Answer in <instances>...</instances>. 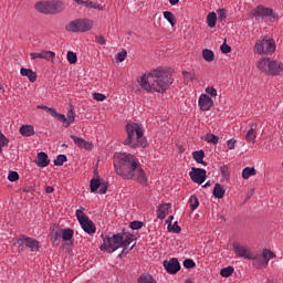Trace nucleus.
<instances>
[{
	"mask_svg": "<svg viewBox=\"0 0 283 283\" xmlns=\"http://www.w3.org/2000/svg\"><path fill=\"white\" fill-rule=\"evenodd\" d=\"M114 167L117 176L124 180H135L138 185L147 187V174L140 166V161L132 154H115Z\"/></svg>",
	"mask_w": 283,
	"mask_h": 283,
	"instance_id": "nucleus-1",
	"label": "nucleus"
},
{
	"mask_svg": "<svg viewBox=\"0 0 283 283\" xmlns=\"http://www.w3.org/2000/svg\"><path fill=\"white\" fill-rule=\"evenodd\" d=\"M137 82L145 92L163 94L174 84V78H171L169 71L158 67L143 74Z\"/></svg>",
	"mask_w": 283,
	"mask_h": 283,
	"instance_id": "nucleus-2",
	"label": "nucleus"
},
{
	"mask_svg": "<svg viewBox=\"0 0 283 283\" xmlns=\"http://www.w3.org/2000/svg\"><path fill=\"white\" fill-rule=\"evenodd\" d=\"M126 134L127 137L124 140V145L130 147L132 149H136L138 147H147V139L143 133V127L140 125L133 123L126 125Z\"/></svg>",
	"mask_w": 283,
	"mask_h": 283,
	"instance_id": "nucleus-3",
	"label": "nucleus"
},
{
	"mask_svg": "<svg viewBox=\"0 0 283 283\" xmlns=\"http://www.w3.org/2000/svg\"><path fill=\"white\" fill-rule=\"evenodd\" d=\"M134 242V237L132 234H114L112 238L104 239V243L101 245V251H107V253H114L118 251L120 247L127 248Z\"/></svg>",
	"mask_w": 283,
	"mask_h": 283,
	"instance_id": "nucleus-4",
	"label": "nucleus"
},
{
	"mask_svg": "<svg viewBox=\"0 0 283 283\" xmlns=\"http://www.w3.org/2000/svg\"><path fill=\"white\" fill-rule=\"evenodd\" d=\"M256 67L268 76H280V73L283 72V63L271 57L259 59L256 61Z\"/></svg>",
	"mask_w": 283,
	"mask_h": 283,
	"instance_id": "nucleus-5",
	"label": "nucleus"
},
{
	"mask_svg": "<svg viewBox=\"0 0 283 283\" xmlns=\"http://www.w3.org/2000/svg\"><path fill=\"white\" fill-rule=\"evenodd\" d=\"M276 48L275 40L271 38H262L255 42L253 52L261 56H271V54L275 52Z\"/></svg>",
	"mask_w": 283,
	"mask_h": 283,
	"instance_id": "nucleus-6",
	"label": "nucleus"
},
{
	"mask_svg": "<svg viewBox=\"0 0 283 283\" xmlns=\"http://www.w3.org/2000/svg\"><path fill=\"white\" fill-rule=\"evenodd\" d=\"M75 216L85 233H88V235L96 233V226L94 224V221H92L90 217L85 214V208L81 207L77 209L75 211Z\"/></svg>",
	"mask_w": 283,
	"mask_h": 283,
	"instance_id": "nucleus-7",
	"label": "nucleus"
},
{
	"mask_svg": "<svg viewBox=\"0 0 283 283\" xmlns=\"http://www.w3.org/2000/svg\"><path fill=\"white\" fill-rule=\"evenodd\" d=\"M275 258V253L269 249H264L261 253L252 254L253 266L255 269H264L269 266V262Z\"/></svg>",
	"mask_w": 283,
	"mask_h": 283,
	"instance_id": "nucleus-8",
	"label": "nucleus"
},
{
	"mask_svg": "<svg viewBox=\"0 0 283 283\" xmlns=\"http://www.w3.org/2000/svg\"><path fill=\"white\" fill-rule=\"evenodd\" d=\"M93 25L92 20H75L69 23L65 29L67 32H90Z\"/></svg>",
	"mask_w": 283,
	"mask_h": 283,
	"instance_id": "nucleus-9",
	"label": "nucleus"
},
{
	"mask_svg": "<svg viewBox=\"0 0 283 283\" xmlns=\"http://www.w3.org/2000/svg\"><path fill=\"white\" fill-rule=\"evenodd\" d=\"M251 14L256 19H262V17H270V23H275V21H277V13H274L273 9L266 8L262 4L252 10Z\"/></svg>",
	"mask_w": 283,
	"mask_h": 283,
	"instance_id": "nucleus-10",
	"label": "nucleus"
},
{
	"mask_svg": "<svg viewBox=\"0 0 283 283\" xmlns=\"http://www.w3.org/2000/svg\"><path fill=\"white\" fill-rule=\"evenodd\" d=\"M17 244H19V247H25V249H30L32 252H36L39 249H41V243H39L36 239H32L27 235H22L20 239H18Z\"/></svg>",
	"mask_w": 283,
	"mask_h": 283,
	"instance_id": "nucleus-11",
	"label": "nucleus"
},
{
	"mask_svg": "<svg viewBox=\"0 0 283 283\" xmlns=\"http://www.w3.org/2000/svg\"><path fill=\"white\" fill-rule=\"evenodd\" d=\"M233 251L239 258H244V260L253 259V252L247 245L240 243H233Z\"/></svg>",
	"mask_w": 283,
	"mask_h": 283,
	"instance_id": "nucleus-12",
	"label": "nucleus"
},
{
	"mask_svg": "<svg viewBox=\"0 0 283 283\" xmlns=\"http://www.w3.org/2000/svg\"><path fill=\"white\" fill-rule=\"evenodd\" d=\"M189 176L193 182H197V185H202V182L207 180V170L202 168H192Z\"/></svg>",
	"mask_w": 283,
	"mask_h": 283,
	"instance_id": "nucleus-13",
	"label": "nucleus"
},
{
	"mask_svg": "<svg viewBox=\"0 0 283 283\" xmlns=\"http://www.w3.org/2000/svg\"><path fill=\"white\" fill-rule=\"evenodd\" d=\"M164 268L170 275H176L180 271V262L178 259L172 258L169 261H164Z\"/></svg>",
	"mask_w": 283,
	"mask_h": 283,
	"instance_id": "nucleus-14",
	"label": "nucleus"
},
{
	"mask_svg": "<svg viewBox=\"0 0 283 283\" xmlns=\"http://www.w3.org/2000/svg\"><path fill=\"white\" fill-rule=\"evenodd\" d=\"M90 187L93 193H101V195L107 193V184L101 182V179H96V178L92 179Z\"/></svg>",
	"mask_w": 283,
	"mask_h": 283,
	"instance_id": "nucleus-15",
	"label": "nucleus"
},
{
	"mask_svg": "<svg viewBox=\"0 0 283 283\" xmlns=\"http://www.w3.org/2000/svg\"><path fill=\"white\" fill-rule=\"evenodd\" d=\"M199 107L202 112H209L213 107V99L209 95L202 94L199 97Z\"/></svg>",
	"mask_w": 283,
	"mask_h": 283,
	"instance_id": "nucleus-16",
	"label": "nucleus"
},
{
	"mask_svg": "<svg viewBox=\"0 0 283 283\" xmlns=\"http://www.w3.org/2000/svg\"><path fill=\"white\" fill-rule=\"evenodd\" d=\"M31 61H34L35 59H44L45 61H53V59H56V53L52 51H42L40 53H31Z\"/></svg>",
	"mask_w": 283,
	"mask_h": 283,
	"instance_id": "nucleus-17",
	"label": "nucleus"
},
{
	"mask_svg": "<svg viewBox=\"0 0 283 283\" xmlns=\"http://www.w3.org/2000/svg\"><path fill=\"white\" fill-rule=\"evenodd\" d=\"M51 14H61L65 10V3L61 0H50Z\"/></svg>",
	"mask_w": 283,
	"mask_h": 283,
	"instance_id": "nucleus-18",
	"label": "nucleus"
},
{
	"mask_svg": "<svg viewBox=\"0 0 283 283\" xmlns=\"http://www.w3.org/2000/svg\"><path fill=\"white\" fill-rule=\"evenodd\" d=\"M46 114H50V116H53V118H57V120H60V123H63L64 127H66V128L70 127V122H67V117H65V115L56 112L55 108L49 107V111L46 112Z\"/></svg>",
	"mask_w": 283,
	"mask_h": 283,
	"instance_id": "nucleus-19",
	"label": "nucleus"
},
{
	"mask_svg": "<svg viewBox=\"0 0 283 283\" xmlns=\"http://www.w3.org/2000/svg\"><path fill=\"white\" fill-rule=\"evenodd\" d=\"M72 140L74 142L75 145H77L81 149H86L87 151H90V149H92V143L81 138V137H76L74 135H71Z\"/></svg>",
	"mask_w": 283,
	"mask_h": 283,
	"instance_id": "nucleus-20",
	"label": "nucleus"
},
{
	"mask_svg": "<svg viewBox=\"0 0 283 283\" xmlns=\"http://www.w3.org/2000/svg\"><path fill=\"white\" fill-rule=\"evenodd\" d=\"M169 209H171V203L159 205L157 209L158 220H165V218H167V213H169Z\"/></svg>",
	"mask_w": 283,
	"mask_h": 283,
	"instance_id": "nucleus-21",
	"label": "nucleus"
},
{
	"mask_svg": "<svg viewBox=\"0 0 283 283\" xmlns=\"http://www.w3.org/2000/svg\"><path fill=\"white\" fill-rule=\"evenodd\" d=\"M258 124H252L250 129L248 130L247 135H245V140L248 143H252L253 145H255V138H258Z\"/></svg>",
	"mask_w": 283,
	"mask_h": 283,
	"instance_id": "nucleus-22",
	"label": "nucleus"
},
{
	"mask_svg": "<svg viewBox=\"0 0 283 283\" xmlns=\"http://www.w3.org/2000/svg\"><path fill=\"white\" fill-rule=\"evenodd\" d=\"M35 10L42 14H51L50 1H40L35 3Z\"/></svg>",
	"mask_w": 283,
	"mask_h": 283,
	"instance_id": "nucleus-23",
	"label": "nucleus"
},
{
	"mask_svg": "<svg viewBox=\"0 0 283 283\" xmlns=\"http://www.w3.org/2000/svg\"><path fill=\"white\" fill-rule=\"evenodd\" d=\"M21 136H24L25 138H30V136H34V126L32 125H22L19 129Z\"/></svg>",
	"mask_w": 283,
	"mask_h": 283,
	"instance_id": "nucleus-24",
	"label": "nucleus"
},
{
	"mask_svg": "<svg viewBox=\"0 0 283 283\" xmlns=\"http://www.w3.org/2000/svg\"><path fill=\"white\" fill-rule=\"evenodd\" d=\"M35 164L38 165V167H48V165H50V159L48 158V154L39 153Z\"/></svg>",
	"mask_w": 283,
	"mask_h": 283,
	"instance_id": "nucleus-25",
	"label": "nucleus"
},
{
	"mask_svg": "<svg viewBox=\"0 0 283 283\" xmlns=\"http://www.w3.org/2000/svg\"><path fill=\"white\" fill-rule=\"evenodd\" d=\"M202 59L207 61V63H213V61H216V53H213L212 50L203 49Z\"/></svg>",
	"mask_w": 283,
	"mask_h": 283,
	"instance_id": "nucleus-26",
	"label": "nucleus"
},
{
	"mask_svg": "<svg viewBox=\"0 0 283 283\" xmlns=\"http://www.w3.org/2000/svg\"><path fill=\"white\" fill-rule=\"evenodd\" d=\"M20 74L22 76H28V78L31 83H34L36 81V72H34L30 69H21Z\"/></svg>",
	"mask_w": 283,
	"mask_h": 283,
	"instance_id": "nucleus-27",
	"label": "nucleus"
},
{
	"mask_svg": "<svg viewBox=\"0 0 283 283\" xmlns=\"http://www.w3.org/2000/svg\"><path fill=\"white\" fill-rule=\"evenodd\" d=\"M62 233V240L63 242H70L72 238H74V230L66 228V229H61Z\"/></svg>",
	"mask_w": 283,
	"mask_h": 283,
	"instance_id": "nucleus-28",
	"label": "nucleus"
},
{
	"mask_svg": "<svg viewBox=\"0 0 283 283\" xmlns=\"http://www.w3.org/2000/svg\"><path fill=\"white\" fill-rule=\"evenodd\" d=\"M217 22H218V14H216V12L208 13L207 15L208 28H216Z\"/></svg>",
	"mask_w": 283,
	"mask_h": 283,
	"instance_id": "nucleus-29",
	"label": "nucleus"
},
{
	"mask_svg": "<svg viewBox=\"0 0 283 283\" xmlns=\"http://www.w3.org/2000/svg\"><path fill=\"white\" fill-rule=\"evenodd\" d=\"M256 174H258V171L255 170V168L245 167L242 170V178H243V180H249L251 178V176H255Z\"/></svg>",
	"mask_w": 283,
	"mask_h": 283,
	"instance_id": "nucleus-30",
	"label": "nucleus"
},
{
	"mask_svg": "<svg viewBox=\"0 0 283 283\" xmlns=\"http://www.w3.org/2000/svg\"><path fill=\"white\" fill-rule=\"evenodd\" d=\"M182 76H184L185 83H191V81H198V75H196V73L193 72L191 73V72L184 71Z\"/></svg>",
	"mask_w": 283,
	"mask_h": 283,
	"instance_id": "nucleus-31",
	"label": "nucleus"
},
{
	"mask_svg": "<svg viewBox=\"0 0 283 283\" xmlns=\"http://www.w3.org/2000/svg\"><path fill=\"white\" fill-rule=\"evenodd\" d=\"M213 196L214 198H224V189L220 184H216L213 188Z\"/></svg>",
	"mask_w": 283,
	"mask_h": 283,
	"instance_id": "nucleus-32",
	"label": "nucleus"
},
{
	"mask_svg": "<svg viewBox=\"0 0 283 283\" xmlns=\"http://www.w3.org/2000/svg\"><path fill=\"white\" fill-rule=\"evenodd\" d=\"M192 158L196 163L203 164L205 161V150H196L192 153Z\"/></svg>",
	"mask_w": 283,
	"mask_h": 283,
	"instance_id": "nucleus-33",
	"label": "nucleus"
},
{
	"mask_svg": "<svg viewBox=\"0 0 283 283\" xmlns=\"http://www.w3.org/2000/svg\"><path fill=\"white\" fill-rule=\"evenodd\" d=\"M137 283H156V281L154 280V276H151L150 274H142L138 277Z\"/></svg>",
	"mask_w": 283,
	"mask_h": 283,
	"instance_id": "nucleus-34",
	"label": "nucleus"
},
{
	"mask_svg": "<svg viewBox=\"0 0 283 283\" xmlns=\"http://www.w3.org/2000/svg\"><path fill=\"white\" fill-rule=\"evenodd\" d=\"M164 18L166 19V21H168V23H170L171 28L176 25V15H174L171 11H165Z\"/></svg>",
	"mask_w": 283,
	"mask_h": 283,
	"instance_id": "nucleus-35",
	"label": "nucleus"
},
{
	"mask_svg": "<svg viewBox=\"0 0 283 283\" xmlns=\"http://www.w3.org/2000/svg\"><path fill=\"white\" fill-rule=\"evenodd\" d=\"M189 205H190L191 211H196V209H198V207H200V201L198 200V197H196L193 195L190 196Z\"/></svg>",
	"mask_w": 283,
	"mask_h": 283,
	"instance_id": "nucleus-36",
	"label": "nucleus"
},
{
	"mask_svg": "<svg viewBox=\"0 0 283 283\" xmlns=\"http://www.w3.org/2000/svg\"><path fill=\"white\" fill-rule=\"evenodd\" d=\"M205 140L207 143L212 144V145H218V143L220 140V137L209 133V134L206 135Z\"/></svg>",
	"mask_w": 283,
	"mask_h": 283,
	"instance_id": "nucleus-37",
	"label": "nucleus"
},
{
	"mask_svg": "<svg viewBox=\"0 0 283 283\" xmlns=\"http://www.w3.org/2000/svg\"><path fill=\"white\" fill-rule=\"evenodd\" d=\"M220 275L222 277H231V275H233V266L223 268Z\"/></svg>",
	"mask_w": 283,
	"mask_h": 283,
	"instance_id": "nucleus-38",
	"label": "nucleus"
},
{
	"mask_svg": "<svg viewBox=\"0 0 283 283\" xmlns=\"http://www.w3.org/2000/svg\"><path fill=\"white\" fill-rule=\"evenodd\" d=\"M66 116H67L66 122L69 123V127H70V125H72V123L76 120V113H74V108H71L67 112Z\"/></svg>",
	"mask_w": 283,
	"mask_h": 283,
	"instance_id": "nucleus-39",
	"label": "nucleus"
},
{
	"mask_svg": "<svg viewBox=\"0 0 283 283\" xmlns=\"http://www.w3.org/2000/svg\"><path fill=\"white\" fill-rule=\"evenodd\" d=\"M167 229L171 233H180V231H181L180 226H178V221H176L174 224L169 223Z\"/></svg>",
	"mask_w": 283,
	"mask_h": 283,
	"instance_id": "nucleus-40",
	"label": "nucleus"
},
{
	"mask_svg": "<svg viewBox=\"0 0 283 283\" xmlns=\"http://www.w3.org/2000/svg\"><path fill=\"white\" fill-rule=\"evenodd\" d=\"M66 59L71 65H74L78 61V57L76 56V53L69 51L66 54Z\"/></svg>",
	"mask_w": 283,
	"mask_h": 283,
	"instance_id": "nucleus-41",
	"label": "nucleus"
},
{
	"mask_svg": "<svg viewBox=\"0 0 283 283\" xmlns=\"http://www.w3.org/2000/svg\"><path fill=\"white\" fill-rule=\"evenodd\" d=\"M63 163H67V156H65V155H59L56 157V159L54 160V165L56 167H61L63 165Z\"/></svg>",
	"mask_w": 283,
	"mask_h": 283,
	"instance_id": "nucleus-42",
	"label": "nucleus"
},
{
	"mask_svg": "<svg viewBox=\"0 0 283 283\" xmlns=\"http://www.w3.org/2000/svg\"><path fill=\"white\" fill-rule=\"evenodd\" d=\"M8 143H10V140L6 137V135L0 133V154L3 151V147L8 146Z\"/></svg>",
	"mask_w": 283,
	"mask_h": 283,
	"instance_id": "nucleus-43",
	"label": "nucleus"
},
{
	"mask_svg": "<svg viewBox=\"0 0 283 283\" xmlns=\"http://www.w3.org/2000/svg\"><path fill=\"white\" fill-rule=\"evenodd\" d=\"M115 59H116L117 63H123V61H125V59H127V51L123 50L122 52L117 53L115 55Z\"/></svg>",
	"mask_w": 283,
	"mask_h": 283,
	"instance_id": "nucleus-44",
	"label": "nucleus"
},
{
	"mask_svg": "<svg viewBox=\"0 0 283 283\" xmlns=\"http://www.w3.org/2000/svg\"><path fill=\"white\" fill-rule=\"evenodd\" d=\"M217 14H218L217 19L219 21H224V19H227V9H218Z\"/></svg>",
	"mask_w": 283,
	"mask_h": 283,
	"instance_id": "nucleus-45",
	"label": "nucleus"
},
{
	"mask_svg": "<svg viewBox=\"0 0 283 283\" xmlns=\"http://www.w3.org/2000/svg\"><path fill=\"white\" fill-rule=\"evenodd\" d=\"M60 238H62L61 229H59L55 232L51 233V242H53V244H54V242L60 240Z\"/></svg>",
	"mask_w": 283,
	"mask_h": 283,
	"instance_id": "nucleus-46",
	"label": "nucleus"
},
{
	"mask_svg": "<svg viewBox=\"0 0 283 283\" xmlns=\"http://www.w3.org/2000/svg\"><path fill=\"white\" fill-rule=\"evenodd\" d=\"M185 269H196V262L191 259H186L184 261Z\"/></svg>",
	"mask_w": 283,
	"mask_h": 283,
	"instance_id": "nucleus-47",
	"label": "nucleus"
},
{
	"mask_svg": "<svg viewBox=\"0 0 283 283\" xmlns=\"http://www.w3.org/2000/svg\"><path fill=\"white\" fill-rule=\"evenodd\" d=\"M86 8H93V10H103V7L96 2H92L90 0H86Z\"/></svg>",
	"mask_w": 283,
	"mask_h": 283,
	"instance_id": "nucleus-48",
	"label": "nucleus"
},
{
	"mask_svg": "<svg viewBox=\"0 0 283 283\" xmlns=\"http://www.w3.org/2000/svg\"><path fill=\"white\" fill-rule=\"evenodd\" d=\"M8 180L10 182H17V180H19V172L17 171H10L9 176H8Z\"/></svg>",
	"mask_w": 283,
	"mask_h": 283,
	"instance_id": "nucleus-49",
	"label": "nucleus"
},
{
	"mask_svg": "<svg viewBox=\"0 0 283 283\" xmlns=\"http://www.w3.org/2000/svg\"><path fill=\"white\" fill-rule=\"evenodd\" d=\"M206 94H209V96L216 98V96H218V91L213 86H209L206 88Z\"/></svg>",
	"mask_w": 283,
	"mask_h": 283,
	"instance_id": "nucleus-50",
	"label": "nucleus"
},
{
	"mask_svg": "<svg viewBox=\"0 0 283 283\" xmlns=\"http://www.w3.org/2000/svg\"><path fill=\"white\" fill-rule=\"evenodd\" d=\"M130 229H133V231H138V229H143V222L140 221L130 222Z\"/></svg>",
	"mask_w": 283,
	"mask_h": 283,
	"instance_id": "nucleus-51",
	"label": "nucleus"
},
{
	"mask_svg": "<svg viewBox=\"0 0 283 283\" xmlns=\"http://www.w3.org/2000/svg\"><path fill=\"white\" fill-rule=\"evenodd\" d=\"M222 54H229L231 52V48L227 44V40H224L223 45L220 46Z\"/></svg>",
	"mask_w": 283,
	"mask_h": 283,
	"instance_id": "nucleus-52",
	"label": "nucleus"
},
{
	"mask_svg": "<svg viewBox=\"0 0 283 283\" xmlns=\"http://www.w3.org/2000/svg\"><path fill=\"white\" fill-rule=\"evenodd\" d=\"M93 98L94 101L103 102L107 98V96H105L103 93H94Z\"/></svg>",
	"mask_w": 283,
	"mask_h": 283,
	"instance_id": "nucleus-53",
	"label": "nucleus"
},
{
	"mask_svg": "<svg viewBox=\"0 0 283 283\" xmlns=\"http://www.w3.org/2000/svg\"><path fill=\"white\" fill-rule=\"evenodd\" d=\"M95 43H98V45H105L107 41L105 40V36H95Z\"/></svg>",
	"mask_w": 283,
	"mask_h": 283,
	"instance_id": "nucleus-54",
	"label": "nucleus"
},
{
	"mask_svg": "<svg viewBox=\"0 0 283 283\" xmlns=\"http://www.w3.org/2000/svg\"><path fill=\"white\" fill-rule=\"evenodd\" d=\"M235 143L237 140L235 139H230L227 142V147L228 149L232 150V149H235Z\"/></svg>",
	"mask_w": 283,
	"mask_h": 283,
	"instance_id": "nucleus-55",
	"label": "nucleus"
},
{
	"mask_svg": "<svg viewBox=\"0 0 283 283\" xmlns=\"http://www.w3.org/2000/svg\"><path fill=\"white\" fill-rule=\"evenodd\" d=\"M45 193H54V187H52V186H46V187H45Z\"/></svg>",
	"mask_w": 283,
	"mask_h": 283,
	"instance_id": "nucleus-56",
	"label": "nucleus"
},
{
	"mask_svg": "<svg viewBox=\"0 0 283 283\" xmlns=\"http://www.w3.org/2000/svg\"><path fill=\"white\" fill-rule=\"evenodd\" d=\"M73 1H75V3H78V6H84V8H86L87 6V1L85 0H73Z\"/></svg>",
	"mask_w": 283,
	"mask_h": 283,
	"instance_id": "nucleus-57",
	"label": "nucleus"
},
{
	"mask_svg": "<svg viewBox=\"0 0 283 283\" xmlns=\"http://www.w3.org/2000/svg\"><path fill=\"white\" fill-rule=\"evenodd\" d=\"M221 174H222V176H223L224 178H227V177L229 176L227 167H222V168H221Z\"/></svg>",
	"mask_w": 283,
	"mask_h": 283,
	"instance_id": "nucleus-58",
	"label": "nucleus"
},
{
	"mask_svg": "<svg viewBox=\"0 0 283 283\" xmlns=\"http://www.w3.org/2000/svg\"><path fill=\"white\" fill-rule=\"evenodd\" d=\"M129 253V250H127V248L124 247L122 253L118 255V258H123V255H127Z\"/></svg>",
	"mask_w": 283,
	"mask_h": 283,
	"instance_id": "nucleus-59",
	"label": "nucleus"
},
{
	"mask_svg": "<svg viewBox=\"0 0 283 283\" xmlns=\"http://www.w3.org/2000/svg\"><path fill=\"white\" fill-rule=\"evenodd\" d=\"M38 109H43L44 112H48L50 107L44 106V105H38Z\"/></svg>",
	"mask_w": 283,
	"mask_h": 283,
	"instance_id": "nucleus-60",
	"label": "nucleus"
},
{
	"mask_svg": "<svg viewBox=\"0 0 283 283\" xmlns=\"http://www.w3.org/2000/svg\"><path fill=\"white\" fill-rule=\"evenodd\" d=\"M174 221V216L168 217V219L166 220V224H171V222Z\"/></svg>",
	"mask_w": 283,
	"mask_h": 283,
	"instance_id": "nucleus-61",
	"label": "nucleus"
},
{
	"mask_svg": "<svg viewBox=\"0 0 283 283\" xmlns=\"http://www.w3.org/2000/svg\"><path fill=\"white\" fill-rule=\"evenodd\" d=\"M180 0H169L170 6H176Z\"/></svg>",
	"mask_w": 283,
	"mask_h": 283,
	"instance_id": "nucleus-62",
	"label": "nucleus"
},
{
	"mask_svg": "<svg viewBox=\"0 0 283 283\" xmlns=\"http://www.w3.org/2000/svg\"><path fill=\"white\" fill-rule=\"evenodd\" d=\"M203 187H209V182H208V184H206Z\"/></svg>",
	"mask_w": 283,
	"mask_h": 283,
	"instance_id": "nucleus-63",
	"label": "nucleus"
},
{
	"mask_svg": "<svg viewBox=\"0 0 283 283\" xmlns=\"http://www.w3.org/2000/svg\"><path fill=\"white\" fill-rule=\"evenodd\" d=\"M134 247H135V245H132L130 249H129V251H132V249H134Z\"/></svg>",
	"mask_w": 283,
	"mask_h": 283,
	"instance_id": "nucleus-64",
	"label": "nucleus"
}]
</instances>
